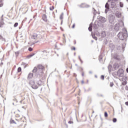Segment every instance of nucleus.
Here are the masks:
<instances>
[{
    "label": "nucleus",
    "instance_id": "obj_1",
    "mask_svg": "<svg viewBox=\"0 0 128 128\" xmlns=\"http://www.w3.org/2000/svg\"><path fill=\"white\" fill-rule=\"evenodd\" d=\"M44 66L40 64L38 66V68H34L32 70V72H36L37 74H38L40 76H44Z\"/></svg>",
    "mask_w": 128,
    "mask_h": 128
},
{
    "label": "nucleus",
    "instance_id": "obj_2",
    "mask_svg": "<svg viewBox=\"0 0 128 128\" xmlns=\"http://www.w3.org/2000/svg\"><path fill=\"white\" fill-rule=\"evenodd\" d=\"M118 36L122 40H126V38H128V31L126 30H124V32H120L118 34Z\"/></svg>",
    "mask_w": 128,
    "mask_h": 128
},
{
    "label": "nucleus",
    "instance_id": "obj_3",
    "mask_svg": "<svg viewBox=\"0 0 128 128\" xmlns=\"http://www.w3.org/2000/svg\"><path fill=\"white\" fill-rule=\"evenodd\" d=\"M117 74L119 78H122L124 76V70L122 68L119 69L117 72Z\"/></svg>",
    "mask_w": 128,
    "mask_h": 128
},
{
    "label": "nucleus",
    "instance_id": "obj_4",
    "mask_svg": "<svg viewBox=\"0 0 128 128\" xmlns=\"http://www.w3.org/2000/svg\"><path fill=\"white\" fill-rule=\"evenodd\" d=\"M30 84H31L32 88H34V90H36V88H38V86L34 84L36 82L34 80L30 81Z\"/></svg>",
    "mask_w": 128,
    "mask_h": 128
},
{
    "label": "nucleus",
    "instance_id": "obj_5",
    "mask_svg": "<svg viewBox=\"0 0 128 128\" xmlns=\"http://www.w3.org/2000/svg\"><path fill=\"white\" fill-rule=\"evenodd\" d=\"M40 38V35H38L36 34H34L32 38V40H38V38Z\"/></svg>",
    "mask_w": 128,
    "mask_h": 128
},
{
    "label": "nucleus",
    "instance_id": "obj_6",
    "mask_svg": "<svg viewBox=\"0 0 128 128\" xmlns=\"http://www.w3.org/2000/svg\"><path fill=\"white\" fill-rule=\"evenodd\" d=\"M98 20L100 22H102V24H104V22H106V18L102 16L99 17Z\"/></svg>",
    "mask_w": 128,
    "mask_h": 128
},
{
    "label": "nucleus",
    "instance_id": "obj_7",
    "mask_svg": "<svg viewBox=\"0 0 128 128\" xmlns=\"http://www.w3.org/2000/svg\"><path fill=\"white\" fill-rule=\"evenodd\" d=\"M105 8L106 10H105V14H108V10H110V5L108 4V2H106L105 5Z\"/></svg>",
    "mask_w": 128,
    "mask_h": 128
},
{
    "label": "nucleus",
    "instance_id": "obj_8",
    "mask_svg": "<svg viewBox=\"0 0 128 128\" xmlns=\"http://www.w3.org/2000/svg\"><path fill=\"white\" fill-rule=\"evenodd\" d=\"M114 68H115V70H116L120 68V64H118V63H116L114 66Z\"/></svg>",
    "mask_w": 128,
    "mask_h": 128
},
{
    "label": "nucleus",
    "instance_id": "obj_9",
    "mask_svg": "<svg viewBox=\"0 0 128 128\" xmlns=\"http://www.w3.org/2000/svg\"><path fill=\"white\" fill-rule=\"evenodd\" d=\"M92 23H90L88 27L89 32H92Z\"/></svg>",
    "mask_w": 128,
    "mask_h": 128
},
{
    "label": "nucleus",
    "instance_id": "obj_10",
    "mask_svg": "<svg viewBox=\"0 0 128 128\" xmlns=\"http://www.w3.org/2000/svg\"><path fill=\"white\" fill-rule=\"evenodd\" d=\"M116 6V3L114 2H111L110 4V8H114Z\"/></svg>",
    "mask_w": 128,
    "mask_h": 128
},
{
    "label": "nucleus",
    "instance_id": "obj_11",
    "mask_svg": "<svg viewBox=\"0 0 128 128\" xmlns=\"http://www.w3.org/2000/svg\"><path fill=\"white\" fill-rule=\"evenodd\" d=\"M42 20H44V22H47L48 21V19L46 18V15L44 14L42 16Z\"/></svg>",
    "mask_w": 128,
    "mask_h": 128
},
{
    "label": "nucleus",
    "instance_id": "obj_12",
    "mask_svg": "<svg viewBox=\"0 0 128 128\" xmlns=\"http://www.w3.org/2000/svg\"><path fill=\"white\" fill-rule=\"evenodd\" d=\"M42 52L43 53L42 54L43 56H48V51H46V50H44Z\"/></svg>",
    "mask_w": 128,
    "mask_h": 128
},
{
    "label": "nucleus",
    "instance_id": "obj_13",
    "mask_svg": "<svg viewBox=\"0 0 128 128\" xmlns=\"http://www.w3.org/2000/svg\"><path fill=\"white\" fill-rule=\"evenodd\" d=\"M34 76V74L32 73H30L28 76V78H32Z\"/></svg>",
    "mask_w": 128,
    "mask_h": 128
},
{
    "label": "nucleus",
    "instance_id": "obj_14",
    "mask_svg": "<svg viewBox=\"0 0 128 128\" xmlns=\"http://www.w3.org/2000/svg\"><path fill=\"white\" fill-rule=\"evenodd\" d=\"M106 32H102V38H106Z\"/></svg>",
    "mask_w": 128,
    "mask_h": 128
},
{
    "label": "nucleus",
    "instance_id": "obj_15",
    "mask_svg": "<svg viewBox=\"0 0 128 128\" xmlns=\"http://www.w3.org/2000/svg\"><path fill=\"white\" fill-rule=\"evenodd\" d=\"M93 10H94L93 14H94V16H96V9H94V8H93Z\"/></svg>",
    "mask_w": 128,
    "mask_h": 128
},
{
    "label": "nucleus",
    "instance_id": "obj_16",
    "mask_svg": "<svg viewBox=\"0 0 128 128\" xmlns=\"http://www.w3.org/2000/svg\"><path fill=\"white\" fill-rule=\"evenodd\" d=\"M4 19H2L0 22V25L2 26H4Z\"/></svg>",
    "mask_w": 128,
    "mask_h": 128
},
{
    "label": "nucleus",
    "instance_id": "obj_17",
    "mask_svg": "<svg viewBox=\"0 0 128 128\" xmlns=\"http://www.w3.org/2000/svg\"><path fill=\"white\" fill-rule=\"evenodd\" d=\"M60 20H62L64 18V13H62V14L60 15Z\"/></svg>",
    "mask_w": 128,
    "mask_h": 128
},
{
    "label": "nucleus",
    "instance_id": "obj_18",
    "mask_svg": "<svg viewBox=\"0 0 128 128\" xmlns=\"http://www.w3.org/2000/svg\"><path fill=\"white\" fill-rule=\"evenodd\" d=\"M121 14L120 12H118L116 14V16L117 18H120Z\"/></svg>",
    "mask_w": 128,
    "mask_h": 128
},
{
    "label": "nucleus",
    "instance_id": "obj_19",
    "mask_svg": "<svg viewBox=\"0 0 128 128\" xmlns=\"http://www.w3.org/2000/svg\"><path fill=\"white\" fill-rule=\"evenodd\" d=\"M38 84L40 86H42V80H40L39 81H38Z\"/></svg>",
    "mask_w": 128,
    "mask_h": 128
},
{
    "label": "nucleus",
    "instance_id": "obj_20",
    "mask_svg": "<svg viewBox=\"0 0 128 128\" xmlns=\"http://www.w3.org/2000/svg\"><path fill=\"white\" fill-rule=\"evenodd\" d=\"M120 8H124V4H122V2H120Z\"/></svg>",
    "mask_w": 128,
    "mask_h": 128
},
{
    "label": "nucleus",
    "instance_id": "obj_21",
    "mask_svg": "<svg viewBox=\"0 0 128 128\" xmlns=\"http://www.w3.org/2000/svg\"><path fill=\"white\" fill-rule=\"evenodd\" d=\"M80 8H86V6H84V4H82L80 6Z\"/></svg>",
    "mask_w": 128,
    "mask_h": 128
},
{
    "label": "nucleus",
    "instance_id": "obj_22",
    "mask_svg": "<svg viewBox=\"0 0 128 128\" xmlns=\"http://www.w3.org/2000/svg\"><path fill=\"white\" fill-rule=\"evenodd\" d=\"M92 38L95 40H98V38L96 36H92Z\"/></svg>",
    "mask_w": 128,
    "mask_h": 128
},
{
    "label": "nucleus",
    "instance_id": "obj_23",
    "mask_svg": "<svg viewBox=\"0 0 128 128\" xmlns=\"http://www.w3.org/2000/svg\"><path fill=\"white\" fill-rule=\"evenodd\" d=\"M18 72H22V68L20 67H19L18 68Z\"/></svg>",
    "mask_w": 128,
    "mask_h": 128
},
{
    "label": "nucleus",
    "instance_id": "obj_24",
    "mask_svg": "<svg viewBox=\"0 0 128 128\" xmlns=\"http://www.w3.org/2000/svg\"><path fill=\"white\" fill-rule=\"evenodd\" d=\"M10 124H16V122H14V120H11L10 121Z\"/></svg>",
    "mask_w": 128,
    "mask_h": 128
},
{
    "label": "nucleus",
    "instance_id": "obj_25",
    "mask_svg": "<svg viewBox=\"0 0 128 128\" xmlns=\"http://www.w3.org/2000/svg\"><path fill=\"white\" fill-rule=\"evenodd\" d=\"M18 23L16 22V23L14 24V28H16V26H18Z\"/></svg>",
    "mask_w": 128,
    "mask_h": 128
},
{
    "label": "nucleus",
    "instance_id": "obj_26",
    "mask_svg": "<svg viewBox=\"0 0 128 128\" xmlns=\"http://www.w3.org/2000/svg\"><path fill=\"white\" fill-rule=\"evenodd\" d=\"M110 86L111 88H112V86H114V82H110Z\"/></svg>",
    "mask_w": 128,
    "mask_h": 128
},
{
    "label": "nucleus",
    "instance_id": "obj_27",
    "mask_svg": "<svg viewBox=\"0 0 128 128\" xmlns=\"http://www.w3.org/2000/svg\"><path fill=\"white\" fill-rule=\"evenodd\" d=\"M112 122H116V118H114Z\"/></svg>",
    "mask_w": 128,
    "mask_h": 128
},
{
    "label": "nucleus",
    "instance_id": "obj_28",
    "mask_svg": "<svg viewBox=\"0 0 128 128\" xmlns=\"http://www.w3.org/2000/svg\"><path fill=\"white\" fill-rule=\"evenodd\" d=\"M108 112H104V116H105V118H108Z\"/></svg>",
    "mask_w": 128,
    "mask_h": 128
},
{
    "label": "nucleus",
    "instance_id": "obj_29",
    "mask_svg": "<svg viewBox=\"0 0 128 128\" xmlns=\"http://www.w3.org/2000/svg\"><path fill=\"white\" fill-rule=\"evenodd\" d=\"M28 50H29V52H32V48H28Z\"/></svg>",
    "mask_w": 128,
    "mask_h": 128
},
{
    "label": "nucleus",
    "instance_id": "obj_30",
    "mask_svg": "<svg viewBox=\"0 0 128 128\" xmlns=\"http://www.w3.org/2000/svg\"><path fill=\"white\" fill-rule=\"evenodd\" d=\"M68 124H74V122L72 121H68Z\"/></svg>",
    "mask_w": 128,
    "mask_h": 128
},
{
    "label": "nucleus",
    "instance_id": "obj_31",
    "mask_svg": "<svg viewBox=\"0 0 128 128\" xmlns=\"http://www.w3.org/2000/svg\"><path fill=\"white\" fill-rule=\"evenodd\" d=\"M101 78L102 80H104V75L101 76Z\"/></svg>",
    "mask_w": 128,
    "mask_h": 128
},
{
    "label": "nucleus",
    "instance_id": "obj_32",
    "mask_svg": "<svg viewBox=\"0 0 128 128\" xmlns=\"http://www.w3.org/2000/svg\"><path fill=\"white\" fill-rule=\"evenodd\" d=\"M75 26H76V24H73V25L72 26V28H74Z\"/></svg>",
    "mask_w": 128,
    "mask_h": 128
},
{
    "label": "nucleus",
    "instance_id": "obj_33",
    "mask_svg": "<svg viewBox=\"0 0 128 128\" xmlns=\"http://www.w3.org/2000/svg\"><path fill=\"white\" fill-rule=\"evenodd\" d=\"M54 7H50V10H54Z\"/></svg>",
    "mask_w": 128,
    "mask_h": 128
},
{
    "label": "nucleus",
    "instance_id": "obj_34",
    "mask_svg": "<svg viewBox=\"0 0 128 128\" xmlns=\"http://www.w3.org/2000/svg\"><path fill=\"white\" fill-rule=\"evenodd\" d=\"M34 54H30V58H32V56H34Z\"/></svg>",
    "mask_w": 128,
    "mask_h": 128
},
{
    "label": "nucleus",
    "instance_id": "obj_35",
    "mask_svg": "<svg viewBox=\"0 0 128 128\" xmlns=\"http://www.w3.org/2000/svg\"><path fill=\"white\" fill-rule=\"evenodd\" d=\"M102 60V57H100H100H99V60Z\"/></svg>",
    "mask_w": 128,
    "mask_h": 128
},
{
    "label": "nucleus",
    "instance_id": "obj_36",
    "mask_svg": "<svg viewBox=\"0 0 128 128\" xmlns=\"http://www.w3.org/2000/svg\"><path fill=\"white\" fill-rule=\"evenodd\" d=\"M122 110H121V112H124V109L122 108V107H121Z\"/></svg>",
    "mask_w": 128,
    "mask_h": 128
},
{
    "label": "nucleus",
    "instance_id": "obj_37",
    "mask_svg": "<svg viewBox=\"0 0 128 128\" xmlns=\"http://www.w3.org/2000/svg\"><path fill=\"white\" fill-rule=\"evenodd\" d=\"M110 68H112V66L109 65L108 66V70H110Z\"/></svg>",
    "mask_w": 128,
    "mask_h": 128
},
{
    "label": "nucleus",
    "instance_id": "obj_38",
    "mask_svg": "<svg viewBox=\"0 0 128 128\" xmlns=\"http://www.w3.org/2000/svg\"><path fill=\"white\" fill-rule=\"evenodd\" d=\"M125 104H126V106H128V102H125Z\"/></svg>",
    "mask_w": 128,
    "mask_h": 128
},
{
    "label": "nucleus",
    "instance_id": "obj_39",
    "mask_svg": "<svg viewBox=\"0 0 128 128\" xmlns=\"http://www.w3.org/2000/svg\"><path fill=\"white\" fill-rule=\"evenodd\" d=\"M90 88H89L87 90H86V92H90Z\"/></svg>",
    "mask_w": 128,
    "mask_h": 128
},
{
    "label": "nucleus",
    "instance_id": "obj_40",
    "mask_svg": "<svg viewBox=\"0 0 128 128\" xmlns=\"http://www.w3.org/2000/svg\"><path fill=\"white\" fill-rule=\"evenodd\" d=\"M82 84H84V80H82Z\"/></svg>",
    "mask_w": 128,
    "mask_h": 128
},
{
    "label": "nucleus",
    "instance_id": "obj_41",
    "mask_svg": "<svg viewBox=\"0 0 128 128\" xmlns=\"http://www.w3.org/2000/svg\"><path fill=\"white\" fill-rule=\"evenodd\" d=\"M89 74H92V71H90V72H89Z\"/></svg>",
    "mask_w": 128,
    "mask_h": 128
},
{
    "label": "nucleus",
    "instance_id": "obj_42",
    "mask_svg": "<svg viewBox=\"0 0 128 128\" xmlns=\"http://www.w3.org/2000/svg\"><path fill=\"white\" fill-rule=\"evenodd\" d=\"M78 58H79L80 60H82V59L80 58V56H78Z\"/></svg>",
    "mask_w": 128,
    "mask_h": 128
},
{
    "label": "nucleus",
    "instance_id": "obj_43",
    "mask_svg": "<svg viewBox=\"0 0 128 128\" xmlns=\"http://www.w3.org/2000/svg\"><path fill=\"white\" fill-rule=\"evenodd\" d=\"M80 62L81 64H82V62H82V60H80Z\"/></svg>",
    "mask_w": 128,
    "mask_h": 128
},
{
    "label": "nucleus",
    "instance_id": "obj_44",
    "mask_svg": "<svg viewBox=\"0 0 128 128\" xmlns=\"http://www.w3.org/2000/svg\"><path fill=\"white\" fill-rule=\"evenodd\" d=\"M72 50H76V48L75 47L73 48Z\"/></svg>",
    "mask_w": 128,
    "mask_h": 128
},
{
    "label": "nucleus",
    "instance_id": "obj_45",
    "mask_svg": "<svg viewBox=\"0 0 128 128\" xmlns=\"http://www.w3.org/2000/svg\"><path fill=\"white\" fill-rule=\"evenodd\" d=\"M126 72L128 73V68H127L126 69Z\"/></svg>",
    "mask_w": 128,
    "mask_h": 128
},
{
    "label": "nucleus",
    "instance_id": "obj_46",
    "mask_svg": "<svg viewBox=\"0 0 128 128\" xmlns=\"http://www.w3.org/2000/svg\"><path fill=\"white\" fill-rule=\"evenodd\" d=\"M110 0H108V2H110Z\"/></svg>",
    "mask_w": 128,
    "mask_h": 128
},
{
    "label": "nucleus",
    "instance_id": "obj_47",
    "mask_svg": "<svg viewBox=\"0 0 128 128\" xmlns=\"http://www.w3.org/2000/svg\"><path fill=\"white\" fill-rule=\"evenodd\" d=\"M82 76H84V73L82 74Z\"/></svg>",
    "mask_w": 128,
    "mask_h": 128
},
{
    "label": "nucleus",
    "instance_id": "obj_48",
    "mask_svg": "<svg viewBox=\"0 0 128 128\" xmlns=\"http://www.w3.org/2000/svg\"><path fill=\"white\" fill-rule=\"evenodd\" d=\"M94 111H93V112H92V114H94Z\"/></svg>",
    "mask_w": 128,
    "mask_h": 128
},
{
    "label": "nucleus",
    "instance_id": "obj_49",
    "mask_svg": "<svg viewBox=\"0 0 128 128\" xmlns=\"http://www.w3.org/2000/svg\"><path fill=\"white\" fill-rule=\"evenodd\" d=\"M74 56H76V53H74Z\"/></svg>",
    "mask_w": 128,
    "mask_h": 128
},
{
    "label": "nucleus",
    "instance_id": "obj_50",
    "mask_svg": "<svg viewBox=\"0 0 128 128\" xmlns=\"http://www.w3.org/2000/svg\"><path fill=\"white\" fill-rule=\"evenodd\" d=\"M0 28H2V26L0 25Z\"/></svg>",
    "mask_w": 128,
    "mask_h": 128
},
{
    "label": "nucleus",
    "instance_id": "obj_51",
    "mask_svg": "<svg viewBox=\"0 0 128 128\" xmlns=\"http://www.w3.org/2000/svg\"><path fill=\"white\" fill-rule=\"evenodd\" d=\"M96 78H97L96 76H95Z\"/></svg>",
    "mask_w": 128,
    "mask_h": 128
},
{
    "label": "nucleus",
    "instance_id": "obj_52",
    "mask_svg": "<svg viewBox=\"0 0 128 128\" xmlns=\"http://www.w3.org/2000/svg\"><path fill=\"white\" fill-rule=\"evenodd\" d=\"M1 64H2V62L1 63Z\"/></svg>",
    "mask_w": 128,
    "mask_h": 128
},
{
    "label": "nucleus",
    "instance_id": "obj_53",
    "mask_svg": "<svg viewBox=\"0 0 128 128\" xmlns=\"http://www.w3.org/2000/svg\"><path fill=\"white\" fill-rule=\"evenodd\" d=\"M12 104H14V103H13Z\"/></svg>",
    "mask_w": 128,
    "mask_h": 128
},
{
    "label": "nucleus",
    "instance_id": "obj_54",
    "mask_svg": "<svg viewBox=\"0 0 128 128\" xmlns=\"http://www.w3.org/2000/svg\"><path fill=\"white\" fill-rule=\"evenodd\" d=\"M63 36H64V34H63Z\"/></svg>",
    "mask_w": 128,
    "mask_h": 128
},
{
    "label": "nucleus",
    "instance_id": "obj_55",
    "mask_svg": "<svg viewBox=\"0 0 128 128\" xmlns=\"http://www.w3.org/2000/svg\"><path fill=\"white\" fill-rule=\"evenodd\" d=\"M127 1L128 0H126Z\"/></svg>",
    "mask_w": 128,
    "mask_h": 128
}]
</instances>
